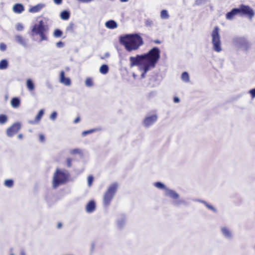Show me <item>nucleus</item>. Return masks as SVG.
<instances>
[{
  "label": "nucleus",
  "mask_w": 255,
  "mask_h": 255,
  "mask_svg": "<svg viewBox=\"0 0 255 255\" xmlns=\"http://www.w3.org/2000/svg\"><path fill=\"white\" fill-rule=\"evenodd\" d=\"M154 185L156 187H157L159 189H166L165 185L161 182H155Z\"/></svg>",
  "instance_id": "32"
},
{
  "label": "nucleus",
  "mask_w": 255,
  "mask_h": 255,
  "mask_svg": "<svg viewBox=\"0 0 255 255\" xmlns=\"http://www.w3.org/2000/svg\"><path fill=\"white\" fill-rule=\"evenodd\" d=\"M80 121V118L79 117H77L75 119V120L74 121V123L75 124H77L79 122V121Z\"/></svg>",
  "instance_id": "44"
},
{
  "label": "nucleus",
  "mask_w": 255,
  "mask_h": 255,
  "mask_svg": "<svg viewBox=\"0 0 255 255\" xmlns=\"http://www.w3.org/2000/svg\"><path fill=\"white\" fill-rule=\"evenodd\" d=\"M94 178L92 175H90L88 177V184L89 186H91L92 184Z\"/></svg>",
  "instance_id": "35"
},
{
  "label": "nucleus",
  "mask_w": 255,
  "mask_h": 255,
  "mask_svg": "<svg viewBox=\"0 0 255 255\" xmlns=\"http://www.w3.org/2000/svg\"><path fill=\"white\" fill-rule=\"evenodd\" d=\"M118 186V185L117 183L112 184L105 192L103 200V204L105 206H108L110 204L114 195L117 191Z\"/></svg>",
  "instance_id": "4"
},
{
  "label": "nucleus",
  "mask_w": 255,
  "mask_h": 255,
  "mask_svg": "<svg viewBox=\"0 0 255 255\" xmlns=\"http://www.w3.org/2000/svg\"><path fill=\"white\" fill-rule=\"evenodd\" d=\"M250 93L253 98L255 97V88L250 91Z\"/></svg>",
  "instance_id": "41"
},
{
  "label": "nucleus",
  "mask_w": 255,
  "mask_h": 255,
  "mask_svg": "<svg viewBox=\"0 0 255 255\" xmlns=\"http://www.w3.org/2000/svg\"><path fill=\"white\" fill-rule=\"evenodd\" d=\"M75 28V25L73 22H70L66 28L67 32H73Z\"/></svg>",
  "instance_id": "23"
},
{
  "label": "nucleus",
  "mask_w": 255,
  "mask_h": 255,
  "mask_svg": "<svg viewBox=\"0 0 255 255\" xmlns=\"http://www.w3.org/2000/svg\"><path fill=\"white\" fill-rule=\"evenodd\" d=\"M120 41L128 52L136 50L143 44L142 37L136 33L121 36Z\"/></svg>",
  "instance_id": "2"
},
{
  "label": "nucleus",
  "mask_w": 255,
  "mask_h": 255,
  "mask_svg": "<svg viewBox=\"0 0 255 255\" xmlns=\"http://www.w3.org/2000/svg\"><path fill=\"white\" fill-rule=\"evenodd\" d=\"M57 113L56 112H53L50 115L51 119L54 120L57 117Z\"/></svg>",
  "instance_id": "40"
},
{
  "label": "nucleus",
  "mask_w": 255,
  "mask_h": 255,
  "mask_svg": "<svg viewBox=\"0 0 255 255\" xmlns=\"http://www.w3.org/2000/svg\"><path fill=\"white\" fill-rule=\"evenodd\" d=\"M4 185L7 187H12L13 185V181L11 179L6 180L4 181Z\"/></svg>",
  "instance_id": "30"
},
{
  "label": "nucleus",
  "mask_w": 255,
  "mask_h": 255,
  "mask_svg": "<svg viewBox=\"0 0 255 255\" xmlns=\"http://www.w3.org/2000/svg\"><path fill=\"white\" fill-rule=\"evenodd\" d=\"M16 41L19 44L25 46L26 45V41L23 37L20 35H17L15 36Z\"/></svg>",
  "instance_id": "21"
},
{
  "label": "nucleus",
  "mask_w": 255,
  "mask_h": 255,
  "mask_svg": "<svg viewBox=\"0 0 255 255\" xmlns=\"http://www.w3.org/2000/svg\"><path fill=\"white\" fill-rule=\"evenodd\" d=\"M44 115V110H40L37 115H36L35 119L34 121H32L30 122V123L31 124H35L37 123H38L39 121L41 120L42 116Z\"/></svg>",
  "instance_id": "15"
},
{
  "label": "nucleus",
  "mask_w": 255,
  "mask_h": 255,
  "mask_svg": "<svg viewBox=\"0 0 255 255\" xmlns=\"http://www.w3.org/2000/svg\"><path fill=\"white\" fill-rule=\"evenodd\" d=\"M109 71V67L107 65L103 64L100 68V72L103 74H106Z\"/></svg>",
  "instance_id": "22"
},
{
  "label": "nucleus",
  "mask_w": 255,
  "mask_h": 255,
  "mask_svg": "<svg viewBox=\"0 0 255 255\" xmlns=\"http://www.w3.org/2000/svg\"><path fill=\"white\" fill-rule=\"evenodd\" d=\"M39 141L41 142H43L45 141V136L43 134H40L39 135Z\"/></svg>",
  "instance_id": "39"
},
{
  "label": "nucleus",
  "mask_w": 255,
  "mask_h": 255,
  "mask_svg": "<svg viewBox=\"0 0 255 255\" xmlns=\"http://www.w3.org/2000/svg\"><path fill=\"white\" fill-rule=\"evenodd\" d=\"M208 0H196L194 4L195 6H201L206 4Z\"/></svg>",
  "instance_id": "24"
},
{
  "label": "nucleus",
  "mask_w": 255,
  "mask_h": 255,
  "mask_svg": "<svg viewBox=\"0 0 255 255\" xmlns=\"http://www.w3.org/2000/svg\"><path fill=\"white\" fill-rule=\"evenodd\" d=\"M106 26L111 29H114L115 28H117L118 26V25L117 23L112 20H109L106 23Z\"/></svg>",
  "instance_id": "18"
},
{
  "label": "nucleus",
  "mask_w": 255,
  "mask_h": 255,
  "mask_svg": "<svg viewBox=\"0 0 255 255\" xmlns=\"http://www.w3.org/2000/svg\"><path fill=\"white\" fill-rule=\"evenodd\" d=\"M20 255H25V253L23 252H22L21 253H20Z\"/></svg>",
  "instance_id": "50"
},
{
  "label": "nucleus",
  "mask_w": 255,
  "mask_h": 255,
  "mask_svg": "<svg viewBox=\"0 0 255 255\" xmlns=\"http://www.w3.org/2000/svg\"><path fill=\"white\" fill-rule=\"evenodd\" d=\"M11 106L14 108H17L20 105V100L18 97L13 98L10 101Z\"/></svg>",
  "instance_id": "17"
},
{
  "label": "nucleus",
  "mask_w": 255,
  "mask_h": 255,
  "mask_svg": "<svg viewBox=\"0 0 255 255\" xmlns=\"http://www.w3.org/2000/svg\"><path fill=\"white\" fill-rule=\"evenodd\" d=\"M174 103H178L179 102V99L178 97H174L173 99Z\"/></svg>",
  "instance_id": "46"
},
{
  "label": "nucleus",
  "mask_w": 255,
  "mask_h": 255,
  "mask_svg": "<svg viewBox=\"0 0 255 255\" xmlns=\"http://www.w3.org/2000/svg\"><path fill=\"white\" fill-rule=\"evenodd\" d=\"M6 45L3 43H0V49L2 51H4L6 50Z\"/></svg>",
  "instance_id": "38"
},
{
  "label": "nucleus",
  "mask_w": 255,
  "mask_h": 255,
  "mask_svg": "<svg viewBox=\"0 0 255 255\" xmlns=\"http://www.w3.org/2000/svg\"><path fill=\"white\" fill-rule=\"evenodd\" d=\"M10 255H14L13 254L11 253Z\"/></svg>",
  "instance_id": "51"
},
{
  "label": "nucleus",
  "mask_w": 255,
  "mask_h": 255,
  "mask_svg": "<svg viewBox=\"0 0 255 255\" xmlns=\"http://www.w3.org/2000/svg\"><path fill=\"white\" fill-rule=\"evenodd\" d=\"M165 194L166 196L174 199H177L179 198V195L174 191L172 190L166 189Z\"/></svg>",
  "instance_id": "16"
},
{
  "label": "nucleus",
  "mask_w": 255,
  "mask_h": 255,
  "mask_svg": "<svg viewBox=\"0 0 255 255\" xmlns=\"http://www.w3.org/2000/svg\"><path fill=\"white\" fill-rule=\"evenodd\" d=\"M158 117L156 114L146 117L143 121V124L145 127H149L153 125L157 120Z\"/></svg>",
  "instance_id": "8"
},
{
  "label": "nucleus",
  "mask_w": 255,
  "mask_h": 255,
  "mask_svg": "<svg viewBox=\"0 0 255 255\" xmlns=\"http://www.w3.org/2000/svg\"><path fill=\"white\" fill-rule=\"evenodd\" d=\"M96 130H97V129H96V128L91 129L88 130H85L82 132V134L83 136H86L88 134L93 133L95 131H96Z\"/></svg>",
  "instance_id": "33"
},
{
  "label": "nucleus",
  "mask_w": 255,
  "mask_h": 255,
  "mask_svg": "<svg viewBox=\"0 0 255 255\" xmlns=\"http://www.w3.org/2000/svg\"><path fill=\"white\" fill-rule=\"evenodd\" d=\"M212 37L214 50L217 52H220L222 50L221 43L219 35V28L218 26H216L213 30Z\"/></svg>",
  "instance_id": "6"
},
{
  "label": "nucleus",
  "mask_w": 255,
  "mask_h": 255,
  "mask_svg": "<svg viewBox=\"0 0 255 255\" xmlns=\"http://www.w3.org/2000/svg\"><path fill=\"white\" fill-rule=\"evenodd\" d=\"M7 121V117L3 114L0 115V124H4Z\"/></svg>",
  "instance_id": "28"
},
{
  "label": "nucleus",
  "mask_w": 255,
  "mask_h": 255,
  "mask_svg": "<svg viewBox=\"0 0 255 255\" xmlns=\"http://www.w3.org/2000/svg\"><path fill=\"white\" fill-rule=\"evenodd\" d=\"M222 231L223 234L227 237H230L231 236V234L230 231L226 228H223L222 229Z\"/></svg>",
  "instance_id": "29"
},
{
  "label": "nucleus",
  "mask_w": 255,
  "mask_h": 255,
  "mask_svg": "<svg viewBox=\"0 0 255 255\" xmlns=\"http://www.w3.org/2000/svg\"><path fill=\"white\" fill-rule=\"evenodd\" d=\"M181 78L183 81L188 82L189 81V76L187 72H184L182 74Z\"/></svg>",
  "instance_id": "26"
},
{
  "label": "nucleus",
  "mask_w": 255,
  "mask_h": 255,
  "mask_svg": "<svg viewBox=\"0 0 255 255\" xmlns=\"http://www.w3.org/2000/svg\"><path fill=\"white\" fill-rule=\"evenodd\" d=\"M49 30L48 26L41 20L37 23H35L31 30V35L32 36L38 35L40 37V41L47 40V36Z\"/></svg>",
  "instance_id": "3"
},
{
  "label": "nucleus",
  "mask_w": 255,
  "mask_h": 255,
  "mask_svg": "<svg viewBox=\"0 0 255 255\" xmlns=\"http://www.w3.org/2000/svg\"><path fill=\"white\" fill-rule=\"evenodd\" d=\"M161 16L163 18H167L168 17L167 11L166 10H162L161 11Z\"/></svg>",
  "instance_id": "34"
},
{
  "label": "nucleus",
  "mask_w": 255,
  "mask_h": 255,
  "mask_svg": "<svg viewBox=\"0 0 255 255\" xmlns=\"http://www.w3.org/2000/svg\"><path fill=\"white\" fill-rule=\"evenodd\" d=\"M70 17V12L67 10H63L60 13V18L64 20H68Z\"/></svg>",
  "instance_id": "20"
},
{
  "label": "nucleus",
  "mask_w": 255,
  "mask_h": 255,
  "mask_svg": "<svg viewBox=\"0 0 255 255\" xmlns=\"http://www.w3.org/2000/svg\"><path fill=\"white\" fill-rule=\"evenodd\" d=\"M20 129V125L19 124H14L8 128L7 130V134L9 136H12L15 134Z\"/></svg>",
  "instance_id": "9"
},
{
  "label": "nucleus",
  "mask_w": 255,
  "mask_h": 255,
  "mask_svg": "<svg viewBox=\"0 0 255 255\" xmlns=\"http://www.w3.org/2000/svg\"><path fill=\"white\" fill-rule=\"evenodd\" d=\"M56 45L58 47H62L64 46V43L62 41H59L56 43Z\"/></svg>",
  "instance_id": "42"
},
{
  "label": "nucleus",
  "mask_w": 255,
  "mask_h": 255,
  "mask_svg": "<svg viewBox=\"0 0 255 255\" xmlns=\"http://www.w3.org/2000/svg\"><path fill=\"white\" fill-rule=\"evenodd\" d=\"M237 14H239V10L237 8H233L226 14V18L227 19L232 20Z\"/></svg>",
  "instance_id": "10"
},
{
  "label": "nucleus",
  "mask_w": 255,
  "mask_h": 255,
  "mask_svg": "<svg viewBox=\"0 0 255 255\" xmlns=\"http://www.w3.org/2000/svg\"><path fill=\"white\" fill-rule=\"evenodd\" d=\"M44 4L42 3L37 4L30 7L29 9V11L31 13H36L40 11L44 7Z\"/></svg>",
  "instance_id": "13"
},
{
  "label": "nucleus",
  "mask_w": 255,
  "mask_h": 255,
  "mask_svg": "<svg viewBox=\"0 0 255 255\" xmlns=\"http://www.w3.org/2000/svg\"><path fill=\"white\" fill-rule=\"evenodd\" d=\"M62 223H58L57 224V228L60 229L62 227Z\"/></svg>",
  "instance_id": "48"
},
{
  "label": "nucleus",
  "mask_w": 255,
  "mask_h": 255,
  "mask_svg": "<svg viewBox=\"0 0 255 255\" xmlns=\"http://www.w3.org/2000/svg\"><path fill=\"white\" fill-rule=\"evenodd\" d=\"M16 29L17 31H22L23 29V26L22 24L18 23L16 26Z\"/></svg>",
  "instance_id": "36"
},
{
  "label": "nucleus",
  "mask_w": 255,
  "mask_h": 255,
  "mask_svg": "<svg viewBox=\"0 0 255 255\" xmlns=\"http://www.w3.org/2000/svg\"><path fill=\"white\" fill-rule=\"evenodd\" d=\"M160 57V49L154 47L147 53L137 55L135 57H130V67L131 68L135 66H140V69L143 71L141 77L144 78L149 70L155 67Z\"/></svg>",
  "instance_id": "1"
},
{
  "label": "nucleus",
  "mask_w": 255,
  "mask_h": 255,
  "mask_svg": "<svg viewBox=\"0 0 255 255\" xmlns=\"http://www.w3.org/2000/svg\"><path fill=\"white\" fill-rule=\"evenodd\" d=\"M26 87L29 91H32L34 90L35 86L33 81L28 79L26 81Z\"/></svg>",
  "instance_id": "19"
},
{
  "label": "nucleus",
  "mask_w": 255,
  "mask_h": 255,
  "mask_svg": "<svg viewBox=\"0 0 255 255\" xmlns=\"http://www.w3.org/2000/svg\"><path fill=\"white\" fill-rule=\"evenodd\" d=\"M60 81L61 83L67 86L70 85L71 84L70 79L65 77V73L63 71H62L60 72Z\"/></svg>",
  "instance_id": "12"
},
{
  "label": "nucleus",
  "mask_w": 255,
  "mask_h": 255,
  "mask_svg": "<svg viewBox=\"0 0 255 255\" xmlns=\"http://www.w3.org/2000/svg\"><path fill=\"white\" fill-rule=\"evenodd\" d=\"M239 14L241 15H246L251 19L254 16V12L253 9L249 5L241 4L239 8Z\"/></svg>",
  "instance_id": "7"
},
{
  "label": "nucleus",
  "mask_w": 255,
  "mask_h": 255,
  "mask_svg": "<svg viewBox=\"0 0 255 255\" xmlns=\"http://www.w3.org/2000/svg\"><path fill=\"white\" fill-rule=\"evenodd\" d=\"M72 160L70 158H68L66 160V164L67 166L68 167H70L72 166Z\"/></svg>",
  "instance_id": "37"
},
{
  "label": "nucleus",
  "mask_w": 255,
  "mask_h": 255,
  "mask_svg": "<svg viewBox=\"0 0 255 255\" xmlns=\"http://www.w3.org/2000/svg\"><path fill=\"white\" fill-rule=\"evenodd\" d=\"M79 2H84V3H88L91 1V0H77Z\"/></svg>",
  "instance_id": "45"
},
{
  "label": "nucleus",
  "mask_w": 255,
  "mask_h": 255,
  "mask_svg": "<svg viewBox=\"0 0 255 255\" xmlns=\"http://www.w3.org/2000/svg\"><path fill=\"white\" fill-rule=\"evenodd\" d=\"M13 11L15 13H21L24 10V6L21 3H15L12 7Z\"/></svg>",
  "instance_id": "11"
},
{
  "label": "nucleus",
  "mask_w": 255,
  "mask_h": 255,
  "mask_svg": "<svg viewBox=\"0 0 255 255\" xmlns=\"http://www.w3.org/2000/svg\"><path fill=\"white\" fill-rule=\"evenodd\" d=\"M121 2H127L128 0H120Z\"/></svg>",
  "instance_id": "49"
},
{
  "label": "nucleus",
  "mask_w": 255,
  "mask_h": 255,
  "mask_svg": "<svg viewBox=\"0 0 255 255\" xmlns=\"http://www.w3.org/2000/svg\"><path fill=\"white\" fill-rule=\"evenodd\" d=\"M68 179V175L57 169L54 174L52 185L54 188H56L60 185L65 183Z\"/></svg>",
  "instance_id": "5"
},
{
  "label": "nucleus",
  "mask_w": 255,
  "mask_h": 255,
  "mask_svg": "<svg viewBox=\"0 0 255 255\" xmlns=\"http://www.w3.org/2000/svg\"><path fill=\"white\" fill-rule=\"evenodd\" d=\"M96 209V204L94 201H90L86 206V211L88 213L93 212Z\"/></svg>",
  "instance_id": "14"
},
{
  "label": "nucleus",
  "mask_w": 255,
  "mask_h": 255,
  "mask_svg": "<svg viewBox=\"0 0 255 255\" xmlns=\"http://www.w3.org/2000/svg\"><path fill=\"white\" fill-rule=\"evenodd\" d=\"M62 34H63V32L61 30H60L59 29H56L54 31L53 36L55 37H57V38L60 37L62 36Z\"/></svg>",
  "instance_id": "27"
},
{
  "label": "nucleus",
  "mask_w": 255,
  "mask_h": 255,
  "mask_svg": "<svg viewBox=\"0 0 255 255\" xmlns=\"http://www.w3.org/2000/svg\"><path fill=\"white\" fill-rule=\"evenodd\" d=\"M206 206L210 209H211V210H215L214 208L210 205H209L208 204H206Z\"/></svg>",
  "instance_id": "47"
},
{
  "label": "nucleus",
  "mask_w": 255,
  "mask_h": 255,
  "mask_svg": "<svg viewBox=\"0 0 255 255\" xmlns=\"http://www.w3.org/2000/svg\"><path fill=\"white\" fill-rule=\"evenodd\" d=\"M8 66L7 61L5 60H2L0 61V69H5Z\"/></svg>",
  "instance_id": "25"
},
{
  "label": "nucleus",
  "mask_w": 255,
  "mask_h": 255,
  "mask_svg": "<svg viewBox=\"0 0 255 255\" xmlns=\"http://www.w3.org/2000/svg\"><path fill=\"white\" fill-rule=\"evenodd\" d=\"M54 2L58 5L61 4L62 2V0H53Z\"/></svg>",
  "instance_id": "43"
},
{
  "label": "nucleus",
  "mask_w": 255,
  "mask_h": 255,
  "mask_svg": "<svg viewBox=\"0 0 255 255\" xmlns=\"http://www.w3.org/2000/svg\"><path fill=\"white\" fill-rule=\"evenodd\" d=\"M85 84L86 86L90 87L93 85V80L91 78H87L85 81Z\"/></svg>",
  "instance_id": "31"
}]
</instances>
